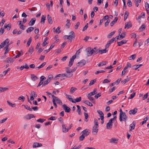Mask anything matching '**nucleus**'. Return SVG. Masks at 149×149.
<instances>
[{
  "instance_id": "obj_1",
  "label": "nucleus",
  "mask_w": 149,
  "mask_h": 149,
  "mask_svg": "<svg viewBox=\"0 0 149 149\" xmlns=\"http://www.w3.org/2000/svg\"><path fill=\"white\" fill-rule=\"evenodd\" d=\"M69 35H65L64 36L65 38H66L71 42L73 38H74L75 35L74 32L73 31H71L69 33Z\"/></svg>"
},
{
  "instance_id": "obj_2",
  "label": "nucleus",
  "mask_w": 149,
  "mask_h": 149,
  "mask_svg": "<svg viewBox=\"0 0 149 149\" xmlns=\"http://www.w3.org/2000/svg\"><path fill=\"white\" fill-rule=\"evenodd\" d=\"M127 119V117L125 112L121 114H119V120L121 122L123 120L126 121Z\"/></svg>"
},
{
  "instance_id": "obj_3",
  "label": "nucleus",
  "mask_w": 149,
  "mask_h": 149,
  "mask_svg": "<svg viewBox=\"0 0 149 149\" xmlns=\"http://www.w3.org/2000/svg\"><path fill=\"white\" fill-rule=\"evenodd\" d=\"M86 50L87 52V55L88 56H90L94 54V49H91V47H89L86 49Z\"/></svg>"
},
{
  "instance_id": "obj_4",
  "label": "nucleus",
  "mask_w": 149,
  "mask_h": 149,
  "mask_svg": "<svg viewBox=\"0 0 149 149\" xmlns=\"http://www.w3.org/2000/svg\"><path fill=\"white\" fill-rule=\"evenodd\" d=\"M53 78V76L52 75H50L48 76V78L44 83L43 85H42V86H45L48 84L50 82L51 80Z\"/></svg>"
},
{
  "instance_id": "obj_5",
  "label": "nucleus",
  "mask_w": 149,
  "mask_h": 149,
  "mask_svg": "<svg viewBox=\"0 0 149 149\" xmlns=\"http://www.w3.org/2000/svg\"><path fill=\"white\" fill-rule=\"evenodd\" d=\"M112 120H110L106 125V128L108 129H111L112 127L113 122Z\"/></svg>"
},
{
  "instance_id": "obj_6",
  "label": "nucleus",
  "mask_w": 149,
  "mask_h": 149,
  "mask_svg": "<svg viewBox=\"0 0 149 149\" xmlns=\"http://www.w3.org/2000/svg\"><path fill=\"white\" fill-rule=\"evenodd\" d=\"M52 96L53 98L52 99L54 100H55V101L56 102L58 103L59 104L61 105L62 104V102L58 98L54 95H52Z\"/></svg>"
},
{
  "instance_id": "obj_7",
  "label": "nucleus",
  "mask_w": 149,
  "mask_h": 149,
  "mask_svg": "<svg viewBox=\"0 0 149 149\" xmlns=\"http://www.w3.org/2000/svg\"><path fill=\"white\" fill-rule=\"evenodd\" d=\"M76 55H74L70 58L68 64V66L69 67H71L74 61V60L76 58Z\"/></svg>"
},
{
  "instance_id": "obj_8",
  "label": "nucleus",
  "mask_w": 149,
  "mask_h": 149,
  "mask_svg": "<svg viewBox=\"0 0 149 149\" xmlns=\"http://www.w3.org/2000/svg\"><path fill=\"white\" fill-rule=\"evenodd\" d=\"M98 127L93 126L92 128V132L93 135H96L98 131Z\"/></svg>"
},
{
  "instance_id": "obj_9",
  "label": "nucleus",
  "mask_w": 149,
  "mask_h": 149,
  "mask_svg": "<svg viewBox=\"0 0 149 149\" xmlns=\"http://www.w3.org/2000/svg\"><path fill=\"white\" fill-rule=\"evenodd\" d=\"M63 107L65 110V112L69 113L70 110V108L68 107H67L66 104H64L63 105Z\"/></svg>"
},
{
  "instance_id": "obj_10",
  "label": "nucleus",
  "mask_w": 149,
  "mask_h": 149,
  "mask_svg": "<svg viewBox=\"0 0 149 149\" xmlns=\"http://www.w3.org/2000/svg\"><path fill=\"white\" fill-rule=\"evenodd\" d=\"M86 63V61L84 60H81L77 64V66H80L81 67L84 65Z\"/></svg>"
},
{
  "instance_id": "obj_11",
  "label": "nucleus",
  "mask_w": 149,
  "mask_h": 149,
  "mask_svg": "<svg viewBox=\"0 0 149 149\" xmlns=\"http://www.w3.org/2000/svg\"><path fill=\"white\" fill-rule=\"evenodd\" d=\"M138 109L135 108L133 109H132L129 111V113L130 115H134L137 112Z\"/></svg>"
},
{
  "instance_id": "obj_12",
  "label": "nucleus",
  "mask_w": 149,
  "mask_h": 149,
  "mask_svg": "<svg viewBox=\"0 0 149 149\" xmlns=\"http://www.w3.org/2000/svg\"><path fill=\"white\" fill-rule=\"evenodd\" d=\"M35 118V116L32 114H28L24 117V118L27 120Z\"/></svg>"
},
{
  "instance_id": "obj_13",
  "label": "nucleus",
  "mask_w": 149,
  "mask_h": 149,
  "mask_svg": "<svg viewBox=\"0 0 149 149\" xmlns=\"http://www.w3.org/2000/svg\"><path fill=\"white\" fill-rule=\"evenodd\" d=\"M69 128H66L65 125L63 124L62 125V131L63 132L65 133L68 131Z\"/></svg>"
},
{
  "instance_id": "obj_14",
  "label": "nucleus",
  "mask_w": 149,
  "mask_h": 149,
  "mask_svg": "<svg viewBox=\"0 0 149 149\" xmlns=\"http://www.w3.org/2000/svg\"><path fill=\"white\" fill-rule=\"evenodd\" d=\"M10 45V44H7V45L4 48V49L5 50V51L4 54V57H6V54H7L9 51V50L8 49V47Z\"/></svg>"
},
{
  "instance_id": "obj_15",
  "label": "nucleus",
  "mask_w": 149,
  "mask_h": 149,
  "mask_svg": "<svg viewBox=\"0 0 149 149\" xmlns=\"http://www.w3.org/2000/svg\"><path fill=\"white\" fill-rule=\"evenodd\" d=\"M135 125L136 123L134 121H133V122L130 125V129L129 130L130 132L132 131L134 129Z\"/></svg>"
},
{
  "instance_id": "obj_16",
  "label": "nucleus",
  "mask_w": 149,
  "mask_h": 149,
  "mask_svg": "<svg viewBox=\"0 0 149 149\" xmlns=\"http://www.w3.org/2000/svg\"><path fill=\"white\" fill-rule=\"evenodd\" d=\"M14 58L9 57L7 58L6 60L5 61L7 62L8 63H13L14 61Z\"/></svg>"
},
{
  "instance_id": "obj_17",
  "label": "nucleus",
  "mask_w": 149,
  "mask_h": 149,
  "mask_svg": "<svg viewBox=\"0 0 149 149\" xmlns=\"http://www.w3.org/2000/svg\"><path fill=\"white\" fill-rule=\"evenodd\" d=\"M125 29H129L131 27H132V25L131 24V22L129 21L127 23H126L125 24Z\"/></svg>"
},
{
  "instance_id": "obj_18",
  "label": "nucleus",
  "mask_w": 149,
  "mask_h": 149,
  "mask_svg": "<svg viewBox=\"0 0 149 149\" xmlns=\"http://www.w3.org/2000/svg\"><path fill=\"white\" fill-rule=\"evenodd\" d=\"M36 21V19L35 18H32L30 21L29 23V26H32L34 25L35 21Z\"/></svg>"
},
{
  "instance_id": "obj_19",
  "label": "nucleus",
  "mask_w": 149,
  "mask_h": 149,
  "mask_svg": "<svg viewBox=\"0 0 149 149\" xmlns=\"http://www.w3.org/2000/svg\"><path fill=\"white\" fill-rule=\"evenodd\" d=\"M143 65L142 64H139V65H133L132 68L134 70H136L139 68L140 67L142 66Z\"/></svg>"
},
{
  "instance_id": "obj_20",
  "label": "nucleus",
  "mask_w": 149,
  "mask_h": 149,
  "mask_svg": "<svg viewBox=\"0 0 149 149\" xmlns=\"http://www.w3.org/2000/svg\"><path fill=\"white\" fill-rule=\"evenodd\" d=\"M47 18L48 23L50 24H52L53 23L52 18L49 15H47Z\"/></svg>"
},
{
  "instance_id": "obj_21",
  "label": "nucleus",
  "mask_w": 149,
  "mask_h": 149,
  "mask_svg": "<svg viewBox=\"0 0 149 149\" xmlns=\"http://www.w3.org/2000/svg\"><path fill=\"white\" fill-rule=\"evenodd\" d=\"M42 146V144L41 143H35L33 144V148H35L37 147H40Z\"/></svg>"
},
{
  "instance_id": "obj_22",
  "label": "nucleus",
  "mask_w": 149,
  "mask_h": 149,
  "mask_svg": "<svg viewBox=\"0 0 149 149\" xmlns=\"http://www.w3.org/2000/svg\"><path fill=\"white\" fill-rule=\"evenodd\" d=\"M97 113L99 114L100 116V119L101 120L104 119V114L102 111H97Z\"/></svg>"
},
{
  "instance_id": "obj_23",
  "label": "nucleus",
  "mask_w": 149,
  "mask_h": 149,
  "mask_svg": "<svg viewBox=\"0 0 149 149\" xmlns=\"http://www.w3.org/2000/svg\"><path fill=\"white\" fill-rule=\"evenodd\" d=\"M97 91V89L95 88L94 89L93 91V92L90 93H88V96H92L94 95L97 93L96 92Z\"/></svg>"
},
{
  "instance_id": "obj_24",
  "label": "nucleus",
  "mask_w": 149,
  "mask_h": 149,
  "mask_svg": "<svg viewBox=\"0 0 149 149\" xmlns=\"http://www.w3.org/2000/svg\"><path fill=\"white\" fill-rule=\"evenodd\" d=\"M82 132L83 133V135H85L86 136L88 135L90 133V132H88V130L87 129H86L84 130Z\"/></svg>"
},
{
  "instance_id": "obj_25",
  "label": "nucleus",
  "mask_w": 149,
  "mask_h": 149,
  "mask_svg": "<svg viewBox=\"0 0 149 149\" xmlns=\"http://www.w3.org/2000/svg\"><path fill=\"white\" fill-rule=\"evenodd\" d=\"M118 20V18L117 17H115L113 20L110 23V25L111 26H113L114 24L117 22Z\"/></svg>"
},
{
  "instance_id": "obj_26",
  "label": "nucleus",
  "mask_w": 149,
  "mask_h": 149,
  "mask_svg": "<svg viewBox=\"0 0 149 149\" xmlns=\"http://www.w3.org/2000/svg\"><path fill=\"white\" fill-rule=\"evenodd\" d=\"M126 42V40H124L120 42H118L117 43L118 44V46H120L123 44H125Z\"/></svg>"
},
{
  "instance_id": "obj_27",
  "label": "nucleus",
  "mask_w": 149,
  "mask_h": 149,
  "mask_svg": "<svg viewBox=\"0 0 149 149\" xmlns=\"http://www.w3.org/2000/svg\"><path fill=\"white\" fill-rule=\"evenodd\" d=\"M146 27V25L144 24H143L139 28V31H143L145 29Z\"/></svg>"
},
{
  "instance_id": "obj_28",
  "label": "nucleus",
  "mask_w": 149,
  "mask_h": 149,
  "mask_svg": "<svg viewBox=\"0 0 149 149\" xmlns=\"http://www.w3.org/2000/svg\"><path fill=\"white\" fill-rule=\"evenodd\" d=\"M46 16L45 15H42L41 17V18L40 21V22L44 24L46 19Z\"/></svg>"
},
{
  "instance_id": "obj_29",
  "label": "nucleus",
  "mask_w": 149,
  "mask_h": 149,
  "mask_svg": "<svg viewBox=\"0 0 149 149\" xmlns=\"http://www.w3.org/2000/svg\"><path fill=\"white\" fill-rule=\"evenodd\" d=\"M118 142V140L114 138H112L110 140V142L111 143H117Z\"/></svg>"
},
{
  "instance_id": "obj_30",
  "label": "nucleus",
  "mask_w": 149,
  "mask_h": 149,
  "mask_svg": "<svg viewBox=\"0 0 149 149\" xmlns=\"http://www.w3.org/2000/svg\"><path fill=\"white\" fill-rule=\"evenodd\" d=\"M83 102L84 103L86 104L87 105L92 107L93 106V104L92 103H91L90 102H89V101L87 100H84V101Z\"/></svg>"
},
{
  "instance_id": "obj_31",
  "label": "nucleus",
  "mask_w": 149,
  "mask_h": 149,
  "mask_svg": "<svg viewBox=\"0 0 149 149\" xmlns=\"http://www.w3.org/2000/svg\"><path fill=\"white\" fill-rule=\"evenodd\" d=\"M31 79L34 81L38 79L37 77L36 76L33 74H31Z\"/></svg>"
},
{
  "instance_id": "obj_32",
  "label": "nucleus",
  "mask_w": 149,
  "mask_h": 149,
  "mask_svg": "<svg viewBox=\"0 0 149 149\" xmlns=\"http://www.w3.org/2000/svg\"><path fill=\"white\" fill-rule=\"evenodd\" d=\"M107 63V61H103L99 63L98 65L99 67L102 66L106 65Z\"/></svg>"
},
{
  "instance_id": "obj_33",
  "label": "nucleus",
  "mask_w": 149,
  "mask_h": 149,
  "mask_svg": "<svg viewBox=\"0 0 149 149\" xmlns=\"http://www.w3.org/2000/svg\"><path fill=\"white\" fill-rule=\"evenodd\" d=\"M81 100V97H79L78 98H77L75 99V101H72L73 103H76V102H79Z\"/></svg>"
},
{
  "instance_id": "obj_34",
  "label": "nucleus",
  "mask_w": 149,
  "mask_h": 149,
  "mask_svg": "<svg viewBox=\"0 0 149 149\" xmlns=\"http://www.w3.org/2000/svg\"><path fill=\"white\" fill-rule=\"evenodd\" d=\"M77 112L78 113V114L79 115H81V109L80 108V106L78 105H77Z\"/></svg>"
},
{
  "instance_id": "obj_35",
  "label": "nucleus",
  "mask_w": 149,
  "mask_h": 149,
  "mask_svg": "<svg viewBox=\"0 0 149 149\" xmlns=\"http://www.w3.org/2000/svg\"><path fill=\"white\" fill-rule=\"evenodd\" d=\"M7 102L8 104L11 107H16V104H13L9 101H7Z\"/></svg>"
},
{
  "instance_id": "obj_36",
  "label": "nucleus",
  "mask_w": 149,
  "mask_h": 149,
  "mask_svg": "<svg viewBox=\"0 0 149 149\" xmlns=\"http://www.w3.org/2000/svg\"><path fill=\"white\" fill-rule=\"evenodd\" d=\"M34 50L33 47L32 46H31V47H30L28 52L29 53H30L31 54L33 52V51Z\"/></svg>"
},
{
  "instance_id": "obj_37",
  "label": "nucleus",
  "mask_w": 149,
  "mask_h": 149,
  "mask_svg": "<svg viewBox=\"0 0 149 149\" xmlns=\"http://www.w3.org/2000/svg\"><path fill=\"white\" fill-rule=\"evenodd\" d=\"M115 32V31H114L111 32L107 36V38H111L112 37V36L114 35Z\"/></svg>"
},
{
  "instance_id": "obj_38",
  "label": "nucleus",
  "mask_w": 149,
  "mask_h": 149,
  "mask_svg": "<svg viewBox=\"0 0 149 149\" xmlns=\"http://www.w3.org/2000/svg\"><path fill=\"white\" fill-rule=\"evenodd\" d=\"M34 29V28L32 27H29L27 30H26V32L27 33H29V32H31V31H32Z\"/></svg>"
},
{
  "instance_id": "obj_39",
  "label": "nucleus",
  "mask_w": 149,
  "mask_h": 149,
  "mask_svg": "<svg viewBox=\"0 0 149 149\" xmlns=\"http://www.w3.org/2000/svg\"><path fill=\"white\" fill-rule=\"evenodd\" d=\"M77 88H74L73 87H72L71 88L70 93H73L75 91L77 90Z\"/></svg>"
},
{
  "instance_id": "obj_40",
  "label": "nucleus",
  "mask_w": 149,
  "mask_h": 149,
  "mask_svg": "<svg viewBox=\"0 0 149 149\" xmlns=\"http://www.w3.org/2000/svg\"><path fill=\"white\" fill-rule=\"evenodd\" d=\"M116 89V87L115 86H114L111 89L109 90V94L111 93L112 92L114 91V90Z\"/></svg>"
},
{
  "instance_id": "obj_41",
  "label": "nucleus",
  "mask_w": 149,
  "mask_h": 149,
  "mask_svg": "<svg viewBox=\"0 0 149 149\" xmlns=\"http://www.w3.org/2000/svg\"><path fill=\"white\" fill-rule=\"evenodd\" d=\"M66 97L70 101L72 102V101L73 100H72V99L71 97V96L66 94L65 95Z\"/></svg>"
},
{
  "instance_id": "obj_42",
  "label": "nucleus",
  "mask_w": 149,
  "mask_h": 149,
  "mask_svg": "<svg viewBox=\"0 0 149 149\" xmlns=\"http://www.w3.org/2000/svg\"><path fill=\"white\" fill-rule=\"evenodd\" d=\"M70 20L68 19H67V23L65 24V25L66 26H67L68 27V28H69L70 26Z\"/></svg>"
},
{
  "instance_id": "obj_43",
  "label": "nucleus",
  "mask_w": 149,
  "mask_h": 149,
  "mask_svg": "<svg viewBox=\"0 0 149 149\" xmlns=\"http://www.w3.org/2000/svg\"><path fill=\"white\" fill-rule=\"evenodd\" d=\"M31 94L32 96H33L35 97H37V95L36 92L33 91H31Z\"/></svg>"
},
{
  "instance_id": "obj_44",
  "label": "nucleus",
  "mask_w": 149,
  "mask_h": 149,
  "mask_svg": "<svg viewBox=\"0 0 149 149\" xmlns=\"http://www.w3.org/2000/svg\"><path fill=\"white\" fill-rule=\"evenodd\" d=\"M8 89V88H6L0 87V92H3L4 91H6Z\"/></svg>"
},
{
  "instance_id": "obj_45",
  "label": "nucleus",
  "mask_w": 149,
  "mask_h": 149,
  "mask_svg": "<svg viewBox=\"0 0 149 149\" xmlns=\"http://www.w3.org/2000/svg\"><path fill=\"white\" fill-rule=\"evenodd\" d=\"M129 79L127 78V79H125V80L122 81H121V83L122 84H125L128 81H129Z\"/></svg>"
},
{
  "instance_id": "obj_46",
  "label": "nucleus",
  "mask_w": 149,
  "mask_h": 149,
  "mask_svg": "<svg viewBox=\"0 0 149 149\" xmlns=\"http://www.w3.org/2000/svg\"><path fill=\"white\" fill-rule=\"evenodd\" d=\"M84 115L85 116V119L86 121V122L88 121V120H87V119L88 118V116H89L88 114L84 112Z\"/></svg>"
},
{
  "instance_id": "obj_47",
  "label": "nucleus",
  "mask_w": 149,
  "mask_h": 149,
  "mask_svg": "<svg viewBox=\"0 0 149 149\" xmlns=\"http://www.w3.org/2000/svg\"><path fill=\"white\" fill-rule=\"evenodd\" d=\"M31 41H32L31 37L30 38H29V39L27 41V46H29L30 45L31 42Z\"/></svg>"
},
{
  "instance_id": "obj_48",
  "label": "nucleus",
  "mask_w": 149,
  "mask_h": 149,
  "mask_svg": "<svg viewBox=\"0 0 149 149\" xmlns=\"http://www.w3.org/2000/svg\"><path fill=\"white\" fill-rule=\"evenodd\" d=\"M91 96L89 95L88 96V95H87V97H88V99L91 102L93 101L94 100V98L91 97Z\"/></svg>"
},
{
  "instance_id": "obj_49",
  "label": "nucleus",
  "mask_w": 149,
  "mask_h": 149,
  "mask_svg": "<svg viewBox=\"0 0 149 149\" xmlns=\"http://www.w3.org/2000/svg\"><path fill=\"white\" fill-rule=\"evenodd\" d=\"M46 62H44V63H42V64H41L39 66L36 68H38V69H40V68H42L46 64Z\"/></svg>"
},
{
  "instance_id": "obj_50",
  "label": "nucleus",
  "mask_w": 149,
  "mask_h": 149,
  "mask_svg": "<svg viewBox=\"0 0 149 149\" xmlns=\"http://www.w3.org/2000/svg\"><path fill=\"white\" fill-rule=\"evenodd\" d=\"M136 55L135 54H134L132 56L129 57V60H134L136 57Z\"/></svg>"
},
{
  "instance_id": "obj_51",
  "label": "nucleus",
  "mask_w": 149,
  "mask_h": 149,
  "mask_svg": "<svg viewBox=\"0 0 149 149\" xmlns=\"http://www.w3.org/2000/svg\"><path fill=\"white\" fill-rule=\"evenodd\" d=\"M128 14H129L128 12L126 11L125 13V15H124V20H125L127 18V17L128 16Z\"/></svg>"
},
{
  "instance_id": "obj_52",
  "label": "nucleus",
  "mask_w": 149,
  "mask_h": 149,
  "mask_svg": "<svg viewBox=\"0 0 149 149\" xmlns=\"http://www.w3.org/2000/svg\"><path fill=\"white\" fill-rule=\"evenodd\" d=\"M107 51L108 50L106 49V48L104 49H102L101 50H100V53L101 54L106 53L107 52Z\"/></svg>"
},
{
  "instance_id": "obj_53",
  "label": "nucleus",
  "mask_w": 149,
  "mask_h": 149,
  "mask_svg": "<svg viewBox=\"0 0 149 149\" xmlns=\"http://www.w3.org/2000/svg\"><path fill=\"white\" fill-rule=\"evenodd\" d=\"M136 94V93L134 92L131 95L130 97H128V99H130L133 98Z\"/></svg>"
},
{
  "instance_id": "obj_54",
  "label": "nucleus",
  "mask_w": 149,
  "mask_h": 149,
  "mask_svg": "<svg viewBox=\"0 0 149 149\" xmlns=\"http://www.w3.org/2000/svg\"><path fill=\"white\" fill-rule=\"evenodd\" d=\"M94 126L95 127H99L98 123L96 119L94 120Z\"/></svg>"
},
{
  "instance_id": "obj_55",
  "label": "nucleus",
  "mask_w": 149,
  "mask_h": 149,
  "mask_svg": "<svg viewBox=\"0 0 149 149\" xmlns=\"http://www.w3.org/2000/svg\"><path fill=\"white\" fill-rule=\"evenodd\" d=\"M127 4L128 6L129 7H131L132 6V3L130 0H128Z\"/></svg>"
},
{
  "instance_id": "obj_56",
  "label": "nucleus",
  "mask_w": 149,
  "mask_h": 149,
  "mask_svg": "<svg viewBox=\"0 0 149 149\" xmlns=\"http://www.w3.org/2000/svg\"><path fill=\"white\" fill-rule=\"evenodd\" d=\"M18 99L19 100H22V102H24L25 100V97L23 96H21L18 97Z\"/></svg>"
},
{
  "instance_id": "obj_57",
  "label": "nucleus",
  "mask_w": 149,
  "mask_h": 149,
  "mask_svg": "<svg viewBox=\"0 0 149 149\" xmlns=\"http://www.w3.org/2000/svg\"><path fill=\"white\" fill-rule=\"evenodd\" d=\"M60 27H58L56 29L55 32L56 33H60L61 32V31L60 30Z\"/></svg>"
},
{
  "instance_id": "obj_58",
  "label": "nucleus",
  "mask_w": 149,
  "mask_h": 149,
  "mask_svg": "<svg viewBox=\"0 0 149 149\" xmlns=\"http://www.w3.org/2000/svg\"><path fill=\"white\" fill-rule=\"evenodd\" d=\"M145 5L146 10L147 11H148V9L149 8V4L147 2H146L145 3Z\"/></svg>"
},
{
  "instance_id": "obj_59",
  "label": "nucleus",
  "mask_w": 149,
  "mask_h": 149,
  "mask_svg": "<svg viewBox=\"0 0 149 149\" xmlns=\"http://www.w3.org/2000/svg\"><path fill=\"white\" fill-rule=\"evenodd\" d=\"M45 119L40 118L37 120V121L38 122H40L41 123H43L45 121Z\"/></svg>"
},
{
  "instance_id": "obj_60",
  "label": "nucleus",
  "mask_w": 149,
  "mask_h": 149,
  "mask_svg": "<svg viewBox=\"0 0 149 149\" xmlns=\"http://www.w3.org/2000/svg\"><path fill=\"white\" fill-rule=\"evenodd\" d=\"M115 40V38H112L110 40H109L108 42L109 43L110 45Z\"/></svg>"
},
{
  "instance_id": "obj_61",
  "label": "nucleus",
  "mask_w": 149,
  "mask_h": 149,
  "mask_svg": "<svg viewBox=\"0 0 149 149\" xmlns=\"http://www.w3.org/2000/svg\"><path fill=\"white\" fill-rule=\"evenodd\" d=\"M84 136L83 134H82L79 137V139L80 141H82L84 140Z\"/></svg>"
},
{
  "instance_id": "obj_62",
  "label": "nucleus",
  "mask_w": 149,
  "mask_h": 149,
  "mask_svg": "<svg viewBox=\"0 0 149 149\" xmlns=\"http://www.w3.org/2000/svg\"><path fill=\"white\" fill-rule=\"evenodd\" d=\"M66 72L67 73L72 72L71 70L69 68L67 67L66 68Z\"/></svg>"
},
{
  "instance_id": "obj_63",
  "label": "nucleus",
  "mask_w": 149,
  "mask_h": 149,
  "mask_svg": "<svg viewBox=\"0 0 149 149\" xmlns=\"http://www.w3.org/2000/svg\"><path fill=\"white\" fill-rule=\"evenodd\" d=\"M88 23H87L85 26L84 27L82 30L83 31H84L87 29L88 27Z\"/></svg>"
},
{
  "instance_id": "obj_64",
  "label": "nucleus",
  "mask_w": 149,
  "mask_h": 149,
  "mask_svg": "<svg viewBox=\"0 0 149 149\" xmlns=\"http://www.w3.org/2000/svg\"><path fill=\"white\" fill-rule=\"evenodd\" d=\"M73 76V74L71 73H68L66 74V77H72Z\"/></svg>"
}]
</instances>
